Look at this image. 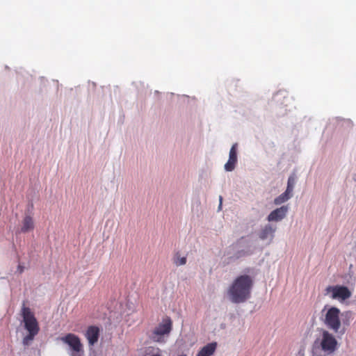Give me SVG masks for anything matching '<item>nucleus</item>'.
I'll use <instances>...</instances> for the list:
<instances>
[{
	"mask_svg": "<svg viewBox=\"0 0 356 356\" xmlns=\"http://www.w3.org/2000/svg\"><path fill=\"white\" fill-rule=\"evenodd\" d=\"M275 232V228H273L270 225H267L261 230L259 233V238L261 240H265L268 237H270V240H273Z\"/></svg>",
	"mask_w": 356,
	"mask_h": 356,
	"instance_id": "ddd939ff",
	"label": "nucleus"
},
{
	"mask_svg": "<svg viewBox=\"0 0 356 356\" xmlns=\"http://www.w3.org/2000/svg\"><path fill=\"white\" fill-rule=\"evenodd\" d=\"M296 182V178L294 175H291L287 181V187L285 191L292 195V192L293 191V187Z\"/></svg>",
	"mask_w": 356,
	"mask_h": 356,
	"instance_id": "f3484780",
	"label": "nucleus"
},
{
	"mask_svg": "<svg viewBox=\"0 0 356 356\" xmlns=\"http://www.w3.org/2000/svg\"><path fill=\"white\" fill-rule=\"evenodd\" d=\"M58 340L67 345L71 350L70 356H84L83 345L79 336L73 333H67Z\"/></svg>",
	"mask_w": 356,
	"mask_h": 356,
	"instance_id": "20e7f679",
	"label": "nucleus"
},
{
	"mask_svg": "<svg viewBox=\"0 0 356 356\" xmlns=\"http://www.w3.org/2000/svg\"><path fill=\"white\" fill-rule=\"evenodd\" d=\"M338 342L335 337L327 330L322 332L320 346L325 353L328 354L334 353L337 348Z\"/></svg>",
	"mask_w": 356,
	"mask_h": 356,
	"instance_id": "423d86ee",
	"label": "nucleus"
},
{
	"mask_svg": "<svg viewBox=\"0 0 356 356\" xmlns=\"http://www.w3.org/2000/svg\"><path fill=\"white\" fill-rule=\"evenodd\" d=\"M291 196V194L285 191L274 200V204L276 205H280L289 200Z\"/></svg>",
	"mask_w": 356,
	"mask_h": 356,
	"instance_id": "2eb2a0df",
	"label": "nucleus"
},
{
	"mask_svg": "<svg viewBox=\"0 0 356 356\" xmlns=\"http://www.w3.org/2000/svg\"><path fill=\"white\" fill-rule=\"evenodd\" d=\"M288 206H282L281 207L277 208L271 211L270 214L268 216L267 220L269 222L280 221L285 218L288 212Z\"/></svg>",
	"mask_w": 356,
	"mask_h": 356,
	"instance_id": "1a4fd4ad",
	"label": "nucleus"
},
{
	"mask_svg": "<svg viewBox=\"0 0 356 356\" xmlns=\"http://www.w3.org/2000/svg\"><path fill=\"white\" fill-rule=\"evenodd\" d=\"M221 204H222V197L220 196V207H221Z\"/></svg>",
	"mask_w": 356,
	"mask_h": 356,
	"instance_id": "aec40b11",
	"label": "nucleus"
},
{
	"mask_svg": "<svg viewBox=\"0 0 356 356\" xmlns=\"http://www.w3.org/2000/svg\"><path fill=\"white\" fill-rule=\"evenodd\" d=\"M350 314H351V313H350V312H346L345 313V315H346V316H350Z\"/></svg>",
	"mask_w": 356,
	"mask_h": 356,
	"instance_id": "6ab92c4d",
	"label": "nucleus"
},
{
	"mask_svg": "<svg viewBox=\"0 0 356 356\" xmlns=\"http://www.w3.org/2000/svg\"><path fill=\"white\" fill-rule=\"evenodd\" d=\"M21 315L23 318L24 327L28 332L38 334L40 327L38 321L31 309L29 307H26L24 303L21 309Z\"/></svg>",
	"mask_w": 356,
	"mask_h": 356,
	"instance_id": "39448f33",
	"label": "nucleus"
},
{
	"mask_svg": "<svg viewBox=\"0 0 356 356\" xmlns=\"http://www.w3.org/2000/svg\"><path fill=\"white\" fill-rule=\"evenodd\" d=\"M38 334H35L33 332H29L26 336H25L22 339V343L24 346H29L31 345L32 341H33L35 337Z\"/></svg>",
	"mask_w": 356,
	"mask_h": 356,
	"instance_id": "dca6fc26",
	"label": "nucleus"
},
{
	"mask_svg": "<svg viewBox=\"0 0 356 356\" xmlns=\"http://www.w3.org/2000/svg\"><path fill=\"white\" fill-rule=\"evenodd\" d=\"M173 263L175 266H184L186 264V257H181L179 252H176L172 259Z\"/></svg>",
	"mask_w": 356,
	"mask_h": 356,
	"instance_id": "4468645a",
	"label": "nucleus"
},
{
	"mask_svg": "<svg viewBox=\"0 0 356 356\" xmlns=\"http://www.w3.org/2000/svg\"><path fill=\"white\" fill-rule=\"evenodd\" d=\"M172 330V321L168 316L162 320V322L156 326L152 331L149 338L154 342L165 343V337H168Z\"/></svg>",
	"mask_w": 356,
	"mask_h": 356,
	"instance_id": "7ed1b4c3",
	"label": "nucleus"
},
{
	"mask_svg": "<svg viewBox=\"0 0 356 356\" xmlns=\"http://www.w3.org/2000/svg\"><path fill=\"white\" fill-rule=\"evenodd\" d=\"M253 279L248 275L238 276L228 289L227 294L234 303H241L250 298Z\"/></svg>",
	"mask_w": 356,
	"mask_h": 356,
	"instance_id": "f257e3e1",
	"label": "nucleus"
},
{
	"mask_svg": "<svg viewBox=\"0 0 356 356\" xmlns=\"http://www.w3.org/2000/svg\"><path fill=\"white\" fill-rule=\"evenodd\" d=\"M178 356H186V355L182 354V355H179Z\"/></svg>",
	"mask_w": 356,
	"mask_h": 356,
	"instance_id": "4be33fe9",
	"label": "nucleus"
},
{
	"mask_svg": "<svg viewBox=\"0 0 356 356\" xmlns=\"http://www.w3.org/2000/svg\"><path fill=\"white\" fill-rule=\"evenodd\" d=\"M100 330L96 325H90L88 327L84 335L87 339L88 345L93 346L97 343L99 337Z\"/></svg>",
	"mask_w": 356,
	"mask_h": 356,
	"instance_id": "6e6552de",
	"label": "nucleus"
},
{
	"mask_svg": "<svg viewBox=\"0 0 356 356\" xmlns=\"http://www.w3.org/2000/svg\"><path fill=\"white\" fill-rule=\"evenodd\" d=\"M323 312H325L323 321L326 327L336 334L341 333L343 334L345 333V329L343 328L341 330V321L340 318V309L336 307H330L326 309V307H325Z\"/></svg>",
	"mask_w": 356,
	"mask_h": 356,
	"instance_id": "f03ea898",
	"label": "nucleus"
},
{
	"mask_svg": "<svg viewBox=\"0 0 356 356\" xmlns=\"http://www.w3.org/2000/svg\"><path fill=\"white\" fill-rule=\"evenodd\" d=\"M24 269V267L23 266H22V265H20V264H19V265H18V266H17V270L19 271V273H23Z\"/></svg>",
	"mask_w": 356,
	"mask_h": 356,
	"instance_id": "a211bd4d",
	"label": "nucleus"
},
{
	"mask_svg": "<svg viewBox=\"0 0 356 356\" xmlns=\"http://www.w3.org/2000/svg\"><path fill=\"white\" fill-rule=\"evenodd\" d=\"M34 229V222L33 218L30 216H26L22 220L21 232L27 233Z\"/></svg>",
	"mask_w": 356,
	"mask_h": 356,
	"instance_id": "f8f14e48",
	"label": "nucleus"
},
{
	"mask_svg": "<svg viewBox=\"0 0 356 356\" xmlns=\"http://www.w3.org/2000/svg\"><path fill=\"white\" fill-rule=\"evenodd\" d=\"M326 294L331 293V298L345 300L351 297V292L347 286L336 285L328 286L325 289Z\"/></svg>",
	"mask_w": 356,
	"mask_h": 356,
	"instance_id": "0eeeda50",
	"label": "nucleus"
},
{
	"mask_svg": "<svg viewBox=\"0 0 356 356\" xmlns=\"http://www.w3.org/2000/svg\"><path fill=\"white\" fill-rule=\"evenodd\" d=\"M216 348V342L209 343L201 348L196 356H211L215 353Z\"/></svg>",
	"mask_w": 356,
	"mask_h": 356,
	"instance_id": "9b49d317",
	"label": "nucleus"
},
{
	"mask_svg": "<svg viewBox=\"0 0 356 356\" xmlns=\"http://www.w3.org/2000/svg\"><path fill=\"white\" fill-rule=\"evenodd\" d=\"M237 144H234L229 151V159L225 165V169L226 171H232L234 170L236 164L237 163V154H236Z\"/></svg>",
	"mask_w": 356,
	"mask_h": 356,
	"instance_id": "9d476101",
	"label": "nucleus"
},
{
	"mask_svg": "<svg viewBox=\"0 0 356 356\" xmlns=\"http://www.w3.org/2000/svg\"><path fill=\"white\" fill-rule=\"evenodd\" d=\"M343 323H344V324H346V325H348V324H349V323H348V322H346L345 321H343Z\"/></svg>",
	"mask_w": 356,
	"mask_h": 356,
	"instance_id": "412c9836",
	"label": "nucleus"
}]
</instances>
